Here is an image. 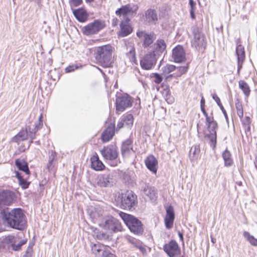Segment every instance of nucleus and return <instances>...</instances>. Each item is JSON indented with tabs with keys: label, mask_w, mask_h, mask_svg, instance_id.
<instances>
[{
	"label": "nucleus",
	"mask_w": 257,
	"mask_h": 257,
	"mask_svg": "<svg viewBox=\"0 0 257 257\" xmlns=\"http://www.w3.org/2000/svg\"><path fill=\"white\" fill-rule=\"evenodd\" d=\"M28 138V126L26 130H23L20 132L16 136L13 138V142L18 143L20 141L26 140Z\"/></svg>",
	"instance_id": "obj_30"
},
{
	"label": "nucleus",
	"mask_w": 257,
	"mask_h": 257,
	"mask_svg": "<svg viewBox=\"0 0 257 257\" xmlns=\"http://www.w3.org/2000/svg\"><path fill=\"white\" fill-rule=\"evenodd\" d=\"M1 214L5 225L18 230H22L25 228L26 217L21 209L6 208L1 211Z\"/></svg>",
	"instance_id": "obj_1"
},
{
	"label": "nucleus",
	"mask_w": 257,
	"mask_h": 257,
	"mask_svg": "<svg viewBox=\"0 0 257 257\" xmlns=\"http://www.w3.org/2000/svg\"><path fill=\"white\" fill-rule=\"evenodd\" d=\"M205 101L203 97V96H202L201 101H200V107L201 108H205Z\"/></svg>",
	"instance_id": "obj_56"
},
{
	"label": "nucleus",
	"mask_w": 257,
	"mask_h": 257,
	"mask_svg": "<svg viewBox=\"0 0 257 257\" xmlns=\"http://www.w3.org/2000/svg\"><path fill=\"white\" fill-rule=\"evenodd\" d=\"M175 66L171 64H167L165 66L162 68L163 73L164 75L168 74L176 69Z\"/></svg>",
	"instance_id": "obj_41"
},
{
	"label": "nucleus",
	"mask_w": 257,
	"mask_h": 257,
	"mask_svg": "<svg viewBox=\"0 0 257 257\" xmlns=\"http://www.w3.org/2000/svg\"><path fill=\"white\" fill-rule=\"evenodd\" d=\"M118 22V20L117 19H114L112 21V25L114 26H115L117 24V23Z\"/></svg>",
	"instance_id": "obj_63"
},
{
	"label": "nucleus",
	"mask_w": 257,
	"mask_h": 257,
	"mask_svg": "<svg viewBox=\"0 0 257 257\" xmlns=\"http://www.w3.org/2000/svg\"><path fill=\"white\" fill-rule=\"evenodd\" d=\"M137 36L140 39H144V46L148 47L155 39V35L153 33H147L145 31H139L137 33Z\"/></svg>",
	"instance_id": "obj_18"
},
{
	"label": "nucleus",
	"mask_w": 257,
	"mask_h": 257,
	"mask_svg": "<svg viewBox=\"0 0 257 257\" xmlns=\"http://www.w3.org/2000/svg\"><path fill=\"white\" fill-rule=\"evenodd\" d=\"M94 221H98V224L102 228L109 230L114 232L120 231L122 229L121 223L118 220L112 217H108L104 219V220L99 222V220L102 218L100 215H96L95 212H92L90 214Z\"/></svg>",
	"instance_id": "obj_3"
},
{
	"label": "nucleus",
	"mask_w": 257,
	"mask_h": 257,
	"mask_svg": "<svg viewBox=\"0 0 257 257\" xmlns=\"http://www.w3.org/2000/svg\"><path fill=\"white\" fill-rule=\"evenodd\" d=\"M244 126L245 127V130H247V131H250V125H244Z\"/></svg>",
	"instance_id": "obj_64"
},
{
	"label": "nucleus",
	"mask_w": 257,
	"mask_h": 257,
	"mask_svg": "<svg viewBox=\"0 0 257 257\" xmlns=\"http://www.w3.org/2000/svg\"><path fill=\"white\" fill-rule=\"evenodd\" d=\"M114 124L109 125L102 133L101 140L103 143H107L112 139L114 135Z\"/></svg>",
	"instance_id": "obj_21"
},
{
	"label": "nucleus",
	"mask_w": 257,
	"mask_h": 257,
	"mask_svg": "<svg viewBox=\"0 0 257 257\" xmlns=\"http://www.w3.org/2000/svg\"><path fill=\"white\" fill-rule=\"evenodd\" d=\"M76 68L74 66H69L66 68L65 71L66 72H70L74 71Z\"/></svg>",
	"instance_id": "obj_54"
},
{
	"label": "nucleus",
	"mask_w": 257,
	"mask_h": 257,
	"mask_svg": "<svg viewBox=\"0 0 257 257\" xmlns=\"http://www.w3.org/2000/svg\"><path fill=\"white\" fill-rule=\"evenodd\" d=\"M142 191L151 200H154L156 198L157 193L154 187L148 184H143L142 186Z\"/></svg>",
	"instance_id": "obj_24"
},
{
	"label": "nucleus",
	"mask_w": 257,
	"mask_h": 257,
	"mask_svg": "<svg viewBox=\"0 0 257 257\" xmlns=\"http://www.w3.org/2000/svg\"><path fill=\"white\" fill-rule=\"evenodd\" d=\"M235 107L238 116L240 119L242 118L243 115V111L241 103L239 101L236 102Z\"/></svg>",
	"instance_id": "obj_42"
},
{
	"label": "nucleus",
	"mask_w": 257,
	"mask_h": 257,
	"mask_svg": "<svg viewBox=\"0 0 257 257\" xmlns=\"http://www.w3.org/2000/svg\"><path fill=\"white\" fill-rule=\"evenodd\" d=\"M91 168L96 171L102 170L104 165L99 160L98 156L96 153L93 155L90 158Z\"/></svg>",
	"instance_id": "obj_23"
},
{
	"label": "nucleus",
	"mask_w": 257,
	"mask_h": 257,
	"mask_svg": "<svg viewBox=\"0 0 257 257\" xmlns=\"http://www.w3.org/2000/svg\"><path fill=\"white\" fill-rule=\"evenodd\" d=\"M166 47V45L164 41L158 40L154 44V50L152 52L156 54L157 56L165 50Z\"/></svg>",
	"instance_id": "obj_28"
},
{
	"label": "nucleus",
	"mask_w": 257,
	"mask_h": 257,
	"mask_svg": "<svg viewBox=\"0 0 257 257\" xmlns=\"http://www.w3.org/2000/svg\"><path fill=\"white\" fill-rule=\"evenodd\" d=\"M105 27L104 22L101 20H96L82 28L84 35L90 36L97 34Z\"/></svg>",
	"instance_id": "obj_8"
},
{
	"label": "nucleus",
	"mask_w": 257,
	"mask_h": 257,
	"mask_svg": "<svg viewBox=\"0 0 257 257\" xmlns=\"http://www.w3.org/2000/svg\"><path fill=\"white\" fill-rule=\"evenodd\" d=\"M133 141L130 139H127L124 141L121 146V155L124 158H127L131 156H134L135 152L133 149Z\"/></svg>",
	"instance_id": "obj_15"
},
{
	"label": "nucleus",
	"mask_w": 257,
	"mask_h": 257,
	"mask_svg": "<svg viewBox=\"0 0 257 257\" xmlns=\"http://www.w3.org/2000/svg\"><path fill=\"white\" fill-rule=\"evenodd\" d=\"M206 118V125L210 124L212 123V122H216L214 120L213 117H210L209 116L205 117Z\"/></svg>",
	"instance_id": "obj_53"
},
{
	"label": "nucleus",
	"mask_w": 257,
	"mask_h": 257,
	"mask_svg": "<svg viewBox=\"0 0 257 257\" xmlns=\"http://www.w3.org/2000/svg\"><path fill=\"white\" fill-rule=\"evenodd\" d=\"M112 179L110 175L99 176L97 179V184L101 187H107L112 185Z\"/></svg>",
	"instance_id": "obj_20"
},
{
	"label": "nucleus",
	"mask_w": 257,
	"mask_h": 257,
	"mask_svg": "<svg viewBox=\"0 0 257 257\" xmlns=\"http://www.w3.org/2000/svg\"><path fill=\"white\" fill-rule=\"evenodd\" d=\"M242 122L243 125H250V119L248 116H245L244 119L242 120Z\"/></svg>",
	"instance_id": "obj_51"
},
{
	"label": "nucleus",
	"mask_w": 257,
	"mask_h": 257,
	"mask_svg": "<svg viewBox=\"0 0 257 257\" xmlns=\"http://www.w3.org/2000/svg\"><path fill=\"white\" fill-rule=\"evenodd\" d=\"M145 162L146 167L150 171L154 173H157L158 161L153 155L149 156Z\"/></svg>",
	"instance_id": "obj_22"
},
{
	"label": "nucleus",
	"mask_w": 257,
	"mask_h": 257,
	"mask_svg": "<svg viewBox=\"0 0 257 257\" xmlns=\"http://www.w3.org/2000/svg\"><path fill=\"white\" fill-rule=\"evenodd\" d=\"M146 21L149 24H156L158 21V17L155 10H148L145 13Z\"/></svg>",
	"instance_id": "obj_27"
},
{
	"label": "nucleus",
	"mask_w": 257,
	"mask_h": 257,
	"mask_svg": "<svg viewBox=\"0 0 257 257\" xmlns=\"http://www.w3.org/2000/svg\"><path fill=\"white\" fill-rule=\"evenodd\" d=\"M122 121H123V122L125 126L127 127H131L134 122V117L132 114H127L126 115H123L121 116Z\"/></svg>",
	"instance_id": "obj_35"
},
{
	"label": "nucleus",
	"mask_w": 257,
	"mask_h": 257,
	"mask_svg": "<svg viewBox=\"0 0 257 257\" xmlns=\"http://www.w3.org/2000/svg\"><path fill=\"white\" fill-rule=\"evenodd\" d=\"M73 13L76 19L80 22H84L87 19L86 12L83 9L75 10Z\"/></svg>",
	"instance_id": "obj_29"
},
{
	"label": "nucleus",
	"mask_w": 257,
	"mask_h": 257,
	"mask_svg": "<svg viewBox=\"0 0 257 257\" xmlns=\"http://www.w3.org/2000/svg\"><path fill=\"white\" fill-rule=\"evenodd\" d=\"M243 236L252 245L257 246V239L254 238L253 236L250 235L248 232L244 231Z\"/></svg>",
	"instance_id": "obj_39"
},
{
	"label": "nucleus",
	"mask_w": 257,
	"mask_h": 257,
	"mask_svg": "<svg viewBox=\"0 0 257 257\" xmlns=\"http://www.w3.org/2000/svg\"><path fill=\"white\" fill-rule=\"evenodd\" d=\"M239 88L242 91L246 97L250 94V90L248 84L244 80H240L238 82Z\"/></svg>",
	"instance_id": "obj_33"
},
{
	"label": "nucleus",
	"mask_w": 257,
	"mask_h": 257,
	"mask_svg": "<svg viewBox=\"0 0 257 257\" xmlns=\"http://www.w3.org/2000/svg\"><path fill=\"white\" fill-rule=\"evenodd\" d=\"M166 215L164 219L165 225L167 229H170L173 227L175 219L174 210L173 206L170 205L166 207Z\"/></svg>",
	"instance_id": "obj_13"
},
{
	"label": "nucleus",
	"mask_w": 257,
	"mask_h": 257,
	"mask_svg": "<svg viewBox=\"0 0 257 257\" xmlns=\"http://www.w3.org/2000/svg\"><path fill=\"white\" fill-rule=\"evenodd\" d=\"M153 77L154 78V81L157 83L159 84L162 81V77L158 73H154Z\"/></svg>",
	"instance_id": "obj_47"
},
{
	"label": "nucleus",
	"mask_w": 257,
	"mask_h": 257,
	"mask_svg": "<svg viewBox=\"0 0 257 257\" xmlns=\"http://www.w3.org/2000/svg\"><path fill=\"white\" fill-rule=\"evenodd\" d=\"M157 59V54L152 52H150L146 54L141 59L140 61L141 66L144 69H151L156 64Z\"/></svg>",
	"instance_id": "obj_10"
},
{
	"label": "nucleus",
	"mask_w": 257,
	"mask_h": 257,
	"mask_svg": "<svg viewBox=\"0 0 257 257\" xmlns=\"http://www.w3.org/2000/svg\"><path fill=\"white\" fill-rule=\"evenodd\" d=\"M129 53L130 55L133 57V58H135V50L134 48H131V49L129 51Z\"/></svg>",
	"instance_id": "obj_58"
},
{
	"label": "nucleus",
	"mask_w": 257,
	"mask_h": 257,
	"mask_svg": "<svg viewBox=\"0 0 257 257\" xmlns=\"http://www.w3.org/2000/svg\"><path fill=\"white\" fill-rule=\"evenodd\" d=\"M189 5L191 7L190 10H195V6L196 4L193 0H189Z\"/></svg>",
	"instance_id": "obj_55"
},
{
	"label": "nucleus",
	"mask_w": 257,
	"mask_h": 257,
	"mask_svg": "<svg viewBox=\"0 0 257 257\" xmlns=\"http://www.w3.org/2000/svg\"><path fill=\"white\" fill-rule=\"evenodd\" d=\"M212 98L217 103L218 102H219V101H220L219 98L217 96V95L216 94H213L212 95Z\"/></svg>",
	"instance_id": "obj_57"
},
{
	"label": "nucleus",
	"mask_w": 257,
	"mask_h": 257,
	"mask_svg": "<svg viewBox=\"0 0 257 257\" xmlns=\"http://www.w3.org/2000/svg\"><path fill=\"white\" fill-rule=\"evenodd\" d=\"M101 154L105 159L113 161L117 159L118 152L116 146L109 145L102 149Z\"/></svg>",
	"instance_id": "obj_11"
},
{
	"label": "nucleus",
	"mask_w": 257,
	"mask_h": 257,
	"mask_svg": "<svg viewBox=\"0 0 257 257\" xmlns=\"http://www.w3.org/2000/svg\"><path fill=\"white\" fill-rule=\"evenodd\" d=\"M115 201L124 209H131L137 204V196L132 191H127L124 193H118L115 196Z\"/></svg>",
	"instance_id": "obj_2"
},
{
	"label": "nucleus",
	"mask_w": 257,
	"mask_h": 257,
	"mask_svg": "<svg viewBox=\"0 0 257 257\" xmlns=\"http://www.w3.org/2000/svg\"><path fill=\"white\" fill-rule=\"evenodd\" d=\"M105 248L106 247L103 244L99 242L91 243V251L95 257H101L102 252Z\"/></svg>",
	"instance_id": "obj_26"
},
{
	"label": "nucleus",
	"mask_w": 257,
	"mask_h": 257,
	"mask_svg": "<svg viewBox=\"0 0 257 257\" xmlns=\"http://www.w3.org/2000/svg\"><path fill=\"white\" fill-rule=\"evenodd\" d=\"M201 110L203 115L205 116V117L208 116L207 113L206 112V111L205 109V108H201Z\"/></svg>",
	"instance_id": "obj_60"
},
{
	"label": "nucleus",
	"mask_w": 257,
	"mask_h": 257,
	"mask_svg": "<svg viewBox=\"0 0 257 257\" xmlns=\"http://www.w3.org/2000/svg\"><path fill=\"white\" fill-rule=\"evenodd\" d=\"M177 69V72L176 74H171L166 77V79H168L169 77L175 76V77H179L181 76L182 74L185 73L187 70L188 67L187 66H181L176 68Z\"/></svg>",
	"instance_id": "obj_37"
},
{
	"label": "nucleus",
	"mask_w": 257,
	"mask_h": 257,
	"mask_svg": "<svg viewBox=\"0 0 257 257\" xmlns=\"http://www.w3.org/2000/svg\"><path fill=\"white\" fill-rule=\"evenodd\" d=\"M129 22L121 21L120 25V31L119 35L121 37H125L131 34L133 31L132 27L128 24Z\"/></svg>",
	"instance_id": "obj_25"
},
{
	"label": "nucleus",
	"mask_w": 257,
	"mask_h": 257,
	"mask_svg": "<svg viewBox=\"0 0 257 257\" xmlns=\"http://www.w3.org/2000/svg\"><path fill=\"white\" fill-rule=\"evenodd\" d=\"M163 249L169 257H175L180 254V249L177 242L175 240H171L165 244L163 246Z\"/></svg>",
	"instance_id": "obj_12"
},
{
	"label": "nucleus",
	"mask_w": 257,
	"mask_h": 257,
	"mask_svg": "<svg viewBox=\"0 0 257 257\" xmlns=\"http://www.w3.org/2000/svg\"><path fill=\"white\" fill-rule=\"evenodd\" d=\"M119 216L131 232L136 234L143 233V224L138 219L133 215L122 212L119 213Z\"/></svg>",
	"instance_id": "obj_5"
},
{
	"label": "nucleus",
	"mask_w": 257,
	"mask_h": 257,
	"mask_svg": "<svg viewBox=\"0 0 257 257\" xmlns=\"http://www.w3.org/2000/svg\"><path fill=\"white\" fill-rule=\"evenodd\" d=\"M217 124L216 122H212L207 124L209 134L206 135V137L209 140V143L211 146L214 147L216 144V129Z\"/></svg>",
	"instance_id": "obj_14"
},
{
	"label": "nucleus",
	"mask_w": 257,
	"mask_h": 257,
	"mask_svg": "<svg viewBox=\"0 0 257 257\" xmlns=\"http://www.w3.org/2000/svg\"><path fill=\"white\" fill-rule=\"evenodd\" d=\"M101 257H116V256L111 253L110 251L106 248L105 249L103 250Z\"/></svg>",
	"instance_id": "obj_46"
},
{
	"label": "nucleus",
	"mask_w": 257,
	"mask_h": 257,
	"mask_svg": "<svg viewBox=\"0 0 257 257\" xmlns=\"http://www.w3.org/2000/svg\"><path fill=\"white\" fill-rule=\"evenodd\" d=\"M138 7L137 5L129 4L121 6L115 11V14L121 21L130 22V18L136 14Z\"/></svg>",
	"instance_id": "obj_6"
},
{
	"label": "nucleus",
	"mask_w": 257,
	"mask_h": 257,
	"mask_svg": "<svg viewBox=\"0 0 257 257\" xmlns=\"http://www.w3.org/2000/svg\"><path fill=\"white\" fill-rule=\"evenodd\" d=\"M200 151V147L199 145H195L191 148L189 153V156L191 161H193L197 159Z\"/></svg>",
	"instance_id": "obj_31"
},
{
	"label": "nucleus",
	"mask_w": 257,
	"mask_h": 257,
	"mask_svg": "<svg viewBox=\"0 0 257 257\" xmlns=\"http://www.w3.org/2000/svg\"><path fill=\"white\" fill-rule=\"evenodd\" d=\"M131 244L133 247L138 248L141 251H143L144 249V248L142 246L141 242L135 238H134V239L132 240Z\"/></svg>",
	"instance_id": "obj_45"
},
{
	"label": "nucleus",
	"mask_w": 257,
	"mask_h": 257,
	"mask_svg": "<svg viewBox=\"0 0 257 257\" xmlns=\"http://www.w3.org/2000/svg\"><path fill=\"white\" fill-rule=\"evenodd\" d=\"M95 233L96 234L97 238L98 239L106 240L108 238V235L103 231L96 230V231H95Z\"/></svg>",
	"instance_id": "obj_43"
},
{
	"label": "nucleus",
	"mask_w": 257,
	"mask_h": 257,
	"mask_svg": "<svg viewBox=\"0 0 257 257\" xmlns=\"http://www.w3.org/2000/svg\"><path fill=\"white\" fill-rule=\"evenodd\" d=\"M222 158L224 161V165L228 167L230 166L233 163L232 159L231 157V154L227 150H225L222 153Z\"/></svg>",
	"instance_id": "obj_34"
},
{
	"label": "nucleus",
	"mask_w": 257,
	"mask_h": 257,
	"mask_svg": "<svg viewBox=\"0 0 257 257\" xmlns=\"http://www.w3.org/2000/svg\"><path fill=\"white\" fill-rule=\"evenodd\" d=\"M194 12H195V10H190V16L192 19H195V15Z\"/></svg>",
	"instance_id": "obj_59"
},
{
	"label": "nucleus",
	"mask_w": 257,
	"mask_h": 257,
	"mask_svg": "<svg viewBox=\"0 0 257 257\" xmlns=\"http://www.w3.org/2000/svg\"><path fill=\"white\" fill-rule=\"evenodd\" d=\"M15 164L20 170L24 172L27 175L30 174L28 163L25 161L17 159L16 160Z\"/></svg>",
	"instance_id": "obj_32"
},
{
	"label": "nucleus",
	"mask_w": 257,
	"mask_h": 257,
	"mask_svg": "<svg viewBox=\"0 0 257 257\" xmlns=\"http://www.w3.org/2000/svg\"><path fill=\"white\" fill-rule=\"evenodd\" d=\"M28 137L31 139L34 140L35 138V135L36 132L34 130H31V128L30 126H28Z\"/></svg>",
	"instance_id": "obj_48"
},
{
	"label": "nucleus",
	"mask_w": 257,
	"mask_h": 257,
	"mask_svg": "<svg viewBox=\"0 0 257 257\" xmlns=\"http://www.w3.org/2000/svg\"><path fill=\"white\" fill-rule=\"evenodd\" d=\"M56 153L54 151L49 152V159L47 164V168L49 170H52L54 167L53 161L56 159Z\"/></svg>",
	"instance_id": "obj_36"
},
{
	"label": "nucleus",
	"mask_w": 257,
	"mask_h": 257,
	"mask_svg": "<svg viewBox=\"0 0 257 257\" xmlns=\"http://www.w3.org/2000/svg\"><path fill=\"white\" fill-rule=\"evenodd\" d=\"M16 176L18 179L20 185L23 189H26L28 187L30 183L24 179L18 172H16Z\"/></svg>",
	"instance_id": "obj_40"
},
{
	"label": "nucleus",
	"mask_w": 257,
	"mask_h": 257,
	"mask_svg": "<svg viewBox=\"0 0 257 257\" xmlns=\"http://www.w3.org/2000/svg\"><path fill=\"white\" fill-rule=\"evenodd\" d=\"M19 238L17 236L13 235H8L4 239V242L10 244L13 247L15 243H16Z\"/></svg>",
	"instance_id": "obj_38"
},
{
	"label": "nucleus",
	"mask_w": 257,
	"mask_h": 257,
	"mask_svg": "<svg viewBox=\"0 0 257 257\" xmlns=\"http://www.w3.org/2000/svg\"><path fill=\"white\" fill-rule=\"evenodd\" d=\"M112 47L110 45L98 47L95 52L96 60L103 67H108L112 57Z\"/></svg>",
	"instance_id": "obj_4"
},
{
	"label": "nucleus",
	"mask_w": 257,
	"mask_h": 257,
	"mask_svg": "<svg viewBox=\"0 0 257 257\" xmlns=\"http://www.w3.org/2000/svg\"><path fill=\"white\" fill-rule=\"evenodd\" d=\"M123 121H122L121 117L120 118L119 121L117 123L116 128L115 129L116 131L119 130L121 128H122L124 125Z\"/></svg>",
	"instance_id": "obj_50"
},
{
	"label": "nucleus",
	"mask_w": 257,
	"mask_h": 257,
	"mask_svg": "<svg viewBox=\"0 0 257 257\" xmlns=\"http://www.w3.org/2000/svg\"><path fill=\"white\" fill-rule=\"evenodd\" d=\"M26 240H21V241H19L15 244L12 249L15 251L20 250L21 248V246L25 244L26 243Z\"/></svg>",
	"instance_id": "obj_44"
},
{
	"label": "nucleus",
	"mask_w": 257,
	"mask_h": 257,
	"mask_svg": "<svg viewBox=\"0 0 257 257\" xmlns=\"http://www.w3.org/2000/svg\"><path fill=\"white\" fill-rule=\"evenodd\" d=\"M42 125V122L38 121L37 123H36L35 124V128L33 130L35 131V132H37L38 130H39L41 128Z\"/></svg>",
	"instance_id": "obj_52"
},
{
	"label": "nucleus",
	"mask_w": 257,
	"mask_h": 257,
	"mask_svg": "<svg viewBox=\"0 0 257 257\" xmlns=\"http://www.w3.org/2000/svg\"><path fill=\"white\" fill-rule=\"evenodd\" d=\"M13 194L9 191H0V206L9 205L13 201Z\"/></svg>",
	"instance_id": "obj_17"
},
{
	"label": "nucleus",
	"mask_w": 257,
	"mask_h": 257,
	"mask_svg": "<svg viewBox=\"0 0 257 257\" xmlns=\"http://www.w3.org/2000/svg\"><path fill=\"white\" fill-rule=\"evenodd\" d=\"M221 110H222V112H223V114H224V116H225V118H226V119H228L227 114V113H226V112L225 110V109H224V108H223V109H221Z\"/></svg>",
	"instance_id": "obj_62"
},
{
	"label": "nucleus",
	"mask_w": 257,
	"mask_h": 257,
	"mask_svg": "<svg viewBox=\"0 0 257 257\" xmlns=\"http://www.w3.org/2000/svg\"><path fill=\"white\" fill-rule=\"evenodd\" d=\"M133 102L132 98L127 94L117 96L115 101L116 113L122 112L127 108L131 107Z\"/></svg>",
	"instance_id": "obj_9"
},
{
	"label": "nucleus",
	"mask_w": 257,
	"mask_h": 257,
	"mask_svg": "<svg viewBox=\"0 0 257 257\" xmlns=\"http://www.w3.org/2000/svg\"><path fill=\"white\" fill-rule=\"evenodd\" d=\"M236 54L237 57V74L239 75L242 67V64L245 59L244 48L241 45H238L236 48Z\"/></svg>",
	"instance_id": "obj_19"
},
{
	"label": "nucleus",
	"mask_w": 257,
	"mask_h": 257,
	"mask_svg": "<svg viewBox=\"0 0 257 257\" xmlns=\"http://www.w3.org/2000/svg\"><path fill=\"white\" fill-rule=\"evenodd\" d=\"M82 2V0H69L71 7H77L81 4Z\"/></svg>",
	"instance_id": "obj_49"
},
{
	"label": "nucleus",
	"mask_w": 257,
	"mask_h": 257,
	"mask_svg": "<svg viewBox=\"0 0 257 257\" xmlns=\"http://www.w3.org/2000/svg\"><path fill=\"white\" fill-rule=\"evenodd\" d=\"M125 238L127 240V241H128V242L131 243V242L132 241V240H133L134 238H132L130 236H126Z\"/></svg>",
	"instance_id": "obj_61"
},
{
	"label": "nucleus",
	"mask_w": 257,
	"mask_h": 257,
	"mask_svg": "<svg viewBox=\"0 0 257 257\" xmlns=\"http://www.w3.org/2000/svg\"><path fill=\"white\" fill-rule=\"evenodd\" d=\"M192 35L191 36V43L192 47L197 50L204 47L206 44L204 35L202 33L201 29L197 26L191 27Z\"/></svg>",
	"instance_id": "obj_7"
},
{
	"label": "nucleus",
	"mask_w": 257,
	"mask_h": 257,
	"mask_svg": "<svg viewBox=\"0 0 257 257\" xmlns=\"http://www.w3.org/2000/svg\"><path fill=\"white\" fill-rule=\"evenodd\" d=\"M172 57L177 63H181L185 60V53L182 46L178 45L173 49Z\"/></svg>",
	"instance_id": "obj_16"
}]
</instances>
